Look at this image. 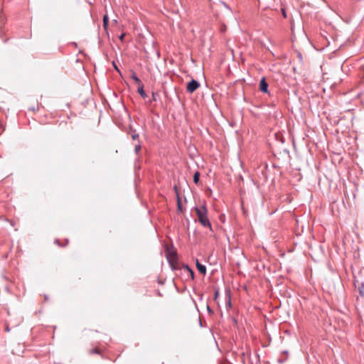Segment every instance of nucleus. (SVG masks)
Here are the masks:
<instances>
[{
    "label": "nucleus",
    "instance_id": "11",
    "mask_svg": "<svg viewBox=\"0 0 364 364\" xmlns=\"http://www.w3.org/2000/svg\"><path fill=\"white\" fill-rule=\"evenodd\" d=\"M183 267L184 269H186L188 270V272L191 274V278L193 279L194 278V272L193 271L192 269H191L188 265L187 264H183Z\"/></svg>",
    "mask_w": 364,
    "mask_h": 364
},
{
    "label": "nucleus",
    "instance_id": "27",
    "mask_svg": "<svg viewBox=\"0 0 364 364\" xmlns=\"http://www.w3.org/2000/svg\"><path fill=\"white\" fill-rule=\"evenodd\" d=\"M68 242H69V241H68V240L67 239V240H65V245H68Z\"/></svg>",
    "mask_w": 364,
    "mask_h": 364
},
{
    "label": "nucleus",
    "instance_id": "16",
    "mask_svg": "<svg viewBox=\"0 0 364 364\" xmlns=\"http://www.w3.org/2000/svg\"><path fill=\"white\" fill-rule=\"evenodd\" d=\"M141 145L140 143L137 144L135 145L134 146V152L136 154H138L139 151L141 150Z\"/></svg>",
    "mask_w": 364,
    "mask_h": 364
},
{
    "label": "nucleus",
    "instance_id": "12",
    "mask_svg": "<svg viewBox=\"0 0 364 364\" xmlns=\"http://www.w3.org/2000/svg\"><path fill=\"white\" fill-rule=\"evenodd\" d=\"M183 267L184 269H186L188 270V272L191 274V278L193 279L194 278V272L193 271L192 269H191L188 265L187 264H183Z\"/></svg>",
    "mask_w": 364,
    "mask_h": 364
},
{
    "label": "nucleus",
    "instance_id": "10",
    "mask_svg": "<svg viewBox=\"0 0 364 364\" xmlns=\"http://www.w3.org/2000/svg\"><path fill=\"white\" fill-rule=\"evenodd\" d=\"M359 294L361 297H364V284L361 283L358 287Z\"/></svg>",
    "mask_w": 364,
    "mask_h": 364
},
{
    "label": "nucleus",
    "instance_id": "13",
    "mask_svg": "<svg viewBox=\"0 0 364 364\" xmlns=\"http://www.w3.org/2000/svg\"><path fill=\"white\" fill-rule=\"evenodd\" d=\"M183 267L184 269H186L188 270V272L191 274V278L193 279L194 278V272L193 271L192 269H191L188 265L187 264H183Z\"/></svg>",
    "mask_w": 364,
    "mask_h": 364
},
{
    "label": "nucleus",
    "instance_id": "8",
    "mask_svg": "<svg viewBox=\"0 0 364 364\" xmlns=\"http://www.w3.org/2000/svg\"><path fill=\"white\" fill-rule=\"evenodd\" d=\"M131 78L138 85H141L142 84L141 83V80L137 77V75H136V73L134 72H132V74L131 75Z\"/></svg>",
    "mask_w": 364,
    "mask_h": 364
},
{
    "label": "nucleus",
    "instance_id": "26",
    "mask_svg": "<svg viewBox=\"0 0 364 364\" xmlns=\"http://www.w3.org/2000/svg\"><path fill=\"white\" fill-rule=\"evenodd\" d=\"M152 96H153V99H154V100H155V94H154V93H153V94H152Z\"/></svg>",
    "mask_w": 364,
    "mask_h": 364
},
{
    "label": "nucleus",
    "instance_id": "6",
    "mask_svg": "<svg viewBox=\"0 0 364 364\" xmlns=\"http://www.w3.org/2000/svg\"><path fill=\"white\" fill-rule=\"evenodd\" d=\"M174 189L176 192V195H177V210L178 212H182L183 211V208H182V205H181V198L179 197V195L178 193V190H177V186H174Z\"/></svg>",
    "mask_w": 364,
    "mask_h": 364
},
{
    "label": "nucleus",
    "instance_id": "3",
    "mask_svg": "<svg viewBox=\"0 0 364 364\" xmlns=\"http://www.w3.org/2000/svg\"><path fill=\"white\" fill-rule=\"evenodd\" d=\"M200 87V83L194 79H192L186 86V91L188 93L194 92Z\"/></svg>",
    "mask_w": 364,
    "mask_h": 364
},
{
    "label": "nucleus",
    "instance_id": "1",
    "mask_svg": "<svg viewBox=\"0 0 364 364\" xmlns=\"http://www.w3.org/2000/svg\"><path fill=\"white\" fill-rule=\"evenodd\" d=\"M196 211L198 221L205 228H209L212 230L211 224L208 217V209L206 208L205 202L203 201L200 205L195 206L193 208Z\"/></svg>",
    "mask_w": 364,
    "mask_h": 364
},
{
    "label": "nucleus",
    "instance_id": "5",
    "mask_svg": "<svg viewBox=\"0 0 364 364\" xmlns=\"http://www.w3.org/2000/svg\"><path fill=\"white\" fill-rule=\"evenodd\" d=\"M196 267L197 269L203 274H206V267L205 265L200 264L198 259H196Z\"/></svg>",
    "mask_w": 364,
    "mask_h": 364
},
{
    "label": "nucleus",
    "instance_id": "21",
    "mask_svg": "<svg viewBox=\"0 0 364 364\" xmlns=\"http://www.w3.org/2000/svg\"><path fill=\"white\" fill-rule=\"evenodd\" d=\"M124 36L125 34L124 33H122L120 36H119V39L120 41H123L124 38Z\"/></svg>",
    "mask_w": 364,
    "mask_h": 364
},
{
    "label": "nucleus",
    "instance_id": "2",
    "mask_svg": "<svg viewBox=\"0 0 364 364\" xmlns=\"http://www.w3.org/2000/svg\"><path fill=\"white\" fill-rule=\"evenodd\" d=\"M166 257L173 270L178 269V255L174 250L167 249L166 251Z\"/></svg>",
    "mask_w": 364,
    "mask_h": 364
},
{
    "label": "nucleus",
    "instance_id": "25",
    "mask_svg": "<svg viewBox=\"0 0 364 364\" xmlns=\"http://www.w3.org/2000/svg\"><path fill=\"white\" fill-rule=\"evenodd\" d=\"M228 304H229V305L230 306L231 303H230V296H229V298H228Z\"/></svg>",
    "mask_w": 364,
    "mask_h": 364
},
{
    "label": "nucleus",
    "instance_id": "17",
    "mask_svg": "<svg viewBox=\"0 0 364 364\" xmlns=\"http://www.w3.org/2000/svg\"><path fill=\"white\" fill-rule=\"evenodd\" d=\"M90 354L100 353V350L97 348H92L90 350Z\"/></svg>",
    "mask_w": 364,
    "mask_h": 364
},
{
    "label": "nucleus",
    "instance_id": "9",
    "mask_svg": "<svg viewBox=\"0 0 364 364\" xmlns=\"http://www.w3.org/2000/svg\"><path fill=\"white\" fill-rule=\"evenodd\" d=\"M108 23H109V17H108L107 14H105L103 16V28L105 30L107 29Z\"/></svg>",
    "mask_w": 364,
    "mask_h": 364
},
{
    "label": "nucleus",
    "instance_id": "20",
    "mask_svg": "<svg viewBox=\"0 0 364 364\" xmlns=\"http://www.w3.org/2000/svg\"><path fill=\"white\" fill-rule=\"evenodd\" d=\"M218 295H219V291L217 289L215 291V294H214V299L215 300L218 298Z\"/></svg>",
    "mask_w": 364,
    "mask_h": 364
},
{
    "label": "nucleus",
    "instance_id": "24",
    "mask_svg": "<svg viewBox=\"0 0 364 364\" xmlns=\"http://www.w3.org/2000/svg\"><path fill=\"white\" fill-rule=\"evenodd\" d=\"M55 243H56V244H58V245L61 246V245L60 244V241H59V240H58V239H56V240H55Z\"/></svg>",
    "mask_w": 364,
    "mask_h": 364
},
{
    "label": "nucleus",
    "instance_id": "28",
    "mask_svg": "<svg viewBox=\"0 0 364 364\" xmlns=\"http://www.w3.org/2000/svg\"><path fill=\"white\" fill-rule=\"evenodd\" d=\"M283 14L284 16H286V14H285L284 11H283Z\"/></svg>",
    "mask_w": 364,
    "mask_h": 364
},
{
    "label": "nucleus",
    "instance_id": "18",
    "mask_svg": "<svg viewBox=\"0 0 364 364\" xmlns=\"http://www.w3.org/2000/svg\"><path fill=\"white\" fill-rule=\"evenodd\" d=\"M139 134L136 133L135 132L132 134V139L133 140H136L137 139H139Z\"/></svg>",
    "mask_w": 364,
    "mask_h": 364
},
{
    "label": "nucleus",
    "instance_id": "15",
    "mask_svg": "<svg viewBox=\"0 0 364 364\" xmlns=\"http://www.w3.org/2000/svg\"><path fill=\"white\" fill-rule=\"evenodd\" d=\"M200 173L196 171L193 175V181L195 183H198L199 181Z\"/></svg>",
    "mask_w": 364,
    "mask_h": 364
},
{
    "label": "nucleus",
    "instance_id": "19",
    "mask_svg": "<svg viewBox=\"0 0 364 364\" xmlns=\"http://www.w3.org/2000/svg\"><path fill=\"white\" fill-rule=\"evenodd\" d=\"M4 130V124L2 122H0V134H1Z\"/></svg>",
    "mask_w": 364,
    "mask_h": 364
},
{
    "label": "nucleus",
    "instance_id": "4",
    "mask_svg": "<svg viewBox=\"0 0 364 364\" xmlns=\"http://www.w3.org/2000/svg\"><path fill=\"white\" fill-rule=\"evenodd\" d=\"M259 90L264 93L268 92V84L265 80L264 77H262L259 82Z\"/></svg>",
    "mask_w": 364,
    "mask_h": 364
},
{
    "label": "nucleus",
    "instance_id": "22",
    "mask_svg": "<svg viewBox=\"0 0 364 364\" xmlns=\"http://www.w3.org/2000/svg\"><path fill=\"white\" fill-rule=\"evenodd\" d=\"M207 309H208V312L210 314H213V311H212V309H210V307L209 306H207Z\"/></svg>",
    "mask_w": 364,
    "mask_h": 364
},
{
    "label": "nucleus",
    "instance_id": "23",
    "mask_svg": "<svg viewBox=\"0 0 364 364\" xmlns=\"http://www.w3.org/2000/svg\"><path fill=\"white\" fill-rule=\"evenodd\" d=\"M113 65L114 67V68L118 71L119 72V70L118 69L117 66L116 65V64L114 63V62H113Z\"/></svg>",
    "mask_w": 364,
    "mask_h": 364
},
{
    "label": "nucleus",
    "instance_id": "14",
    "mask_svg": "<svg viewBox=\"0 0 364 364\" xmlns=\"http://www.w3.org/2000/svg\"><path fill=\"white\" fill-rule=\"evenodd\" d=\"M183 267L184 269H186L188 270V272L191 274V278L193 279L194 278V272L193 271L192 269H191L188 265L187 264H183Z\"/></svg>",
    "mask_w": 364,
    "mask_h": 364
},
{
    "label": "nucleus",
    "instance_id": "7",
    "mask_svg": "<svg viewBox=\"0 0 364 364\" xmlns=\"http://www.w3.org/2000/svg\"><path fill=\"white\" fill-rule=\"evenodd\" d=\"M138 92L141 95V97H143L144 99L147 97V95L144 90V85L142 84L139 85Z\"/></svg>",
    "mask_w": 364,
    "mask_h": 364
}]
</instances>
